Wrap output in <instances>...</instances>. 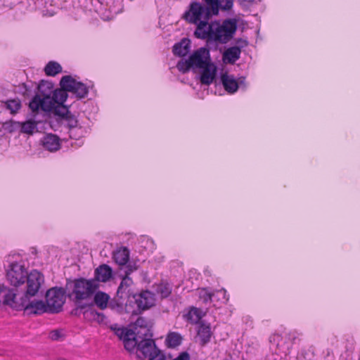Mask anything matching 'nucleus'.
<instances>
[{"label":"nucleus","instance_id":"1","mask_svg":"<svg viewBox=\"0 0 360 360\" xmlns=\"http://www.w3.org/2000/svg\"><path fill=\"white\" fill-rule=\"evenodd\" d=\"M60 86V89L53 91V96L36 95L30 103V109L33 112L41 109L57 116H64L68 112V109L63 105L68 97L67 91L79 98L85 97L88 93V87L72 76L63 77Z\"/></svg>","mask_w":360,"mask_h":360},{"label":"nucleus","instance_id":"2","mask_svg":"<svg viewBox=\"0 0 360 360\" xmlns=\"http://www.w3.org/2000/svg\"><path fill=\"white\" fill-rule=\"evenodd\" d=\"M236 26V21L233 19L226 20L222 23L214 21L199 27L194 34L198 39L226 43L233 37Z\"/></svg>","mask_w":360,"mask_h":360},{"label":"nucleus","instance_id":"3","mask_svg":"<svg viewBox=\"0 0 360 360\" xmlns=\"http://www.w3.org/2000/svg\"><path fill=\"white\" fill-rule=\"evenodd\" d=\"M213 15L210 8L205 7L200 3L193 2L184 15V19L190 23L196 25L195 30L207 25L211 15Z\"/></svg>","mask_w":360,"mask_h":360},{"label":"nucleus","instance_id":"4","mask_svg":"<svg viewBox=\"0 0 360 360\" xmlns=\"http://www.w3.org/2000/svg\"><path fill=\"white\" fill-rule=\"evenodd\" d=\"M98 288V283L94 279H77L74 281L72 295L77 302L89 301L91 300Z\"/></svg>","mask_w":360,"mask_h":360},{"label":"nucleus","instance_id":"5","mask_svg":"<svg viewBox=\"0 0 360 360\" xmlns=\"http://www.w3.org/2000/svg\"><path fill=\"white\" fill-rule=\"evenodd\" d=\"M44 283V276L41 272L37 269L30 271L25 278V281L19 288L23 293V298L30 300L37 295Z\"/></svg>","mask_w":360,"mask_h":360},{"label":"nucleus","instance_id":"6","mask_svg":"<svg viewBox=\"0 0 360 360\" xmlns=\"http://www.w3.org/2000/svg\"><path fill=\"white\" fill-rule=\"evenodd\" d=\"M136 356L140 360H165L164 354L157 348L151 337H145L139 342Z\"/></svg>","mask_w":360,"mask_h":360},{"label":"nucleus","instance_id":"7","mask_svg":"<svg viewBox=\"0 0 360 360\" xmlns=\"http://www.w3.org/2000/svg\"><path fill=\"white\" fill-rule=\"evenodd\" d=\"M29 272L22 261L12 262L7 270V279L13 286L19 288Z\"/></svg>","mask_w":360,"mask_h":360},{"label":"nucleus","instance_id":"8","mask_svg":"<svg viewBox=\"0 0 360 360\" xmlns=\"http://www.w3.org/2000/svg\"><path fill=\"white\" fill-rule=\"evenodd\" d=\"M46 303L50 312H58L65 301V292L61 288L49 289L46 294Z\"/></svg>","mask_w":360,"mask_h":360},{"label":"nucleus","instance_id":"9","mask_svg":"<svg viewBox=\"0 0 360 360\" xmlns=\"http://www.w3.org/2000/svg\"><path fill=\"white\" fill-rule=\"evenodd\" d=\"M116 335L123 340L124 348L129 352H132L135 349H137L138 344L142 338L140 335H135V333L125 328H118Z\"/></svg>","mask_w":360,"mask_h":360},{"label":"nucleus","instance_id":"10","mask_svg":"<svg viewBox=\"0 0 360 360\" xmlns=\"http://www.w3.org/2000/svg\"><path fill=\"white\" fill-rule=\"evenodd\" d=\"M191 68L194 70H200L210 62V52L205 48H200L195 51L190 57Z\"/></svg>","mask_w":360,"mask_h":360},{"label":"nucleus","instance_id":"11","mask_svg":"<svg viewBox=\"0 0 360 360\" xmlns=\"http://www.w3.org/2000/svg\"><path fill=\"white\" fill-rule=\"evenodd\" d=\"M58 117L64 119L68 126L70 138L77 139L86 133V129L79 124L78 120L69 111L67 115Z\"/></svg>","mask_w":360,"mask_h":360},{"label":"nucleus","instance_id":"12","mask_svg":"<svg viewBox=\"0 0 360 360\" xmlns=\"http://www.w3.org/2000/svg\"><path fill=\"white\" fill-rule=\"evenodd\" d=\"M22 306L27 313L32 314H42L49 311L47 303L45 304L43 301H32L23 298L22 301Z\"/></svg>","mask_w":360,"mask_h":360},{"label":"nucleus","instance_id":"13","mask_svg":"<svg viewBox=\"0 0 360 360\" xmlns=\"http://www.w3.org/2000/svg\"><path fill=\"white\" fill-rule=\"evenodd\" d=\"M200 70V80L202 84H211L216 77L217 67L212 63H210L201 68Z\"/></svg>","mask_w":360,"mask_h":360},{"label":"nucleus","instance_id":"14","mask_svg":"<svg viewBox=\"0 0 360 360\" xmlns=\"http://www.w3.org/2000/svg\"><path fill=\"white\" fill-rule=\"evenodd\" d=\"M133 297L135 299L138 308L142 310L151 307L155 302V295L148 290L142 292L136 297L135 296Z\"/></svg>","mask_w":360,"mask_h":360},{"label":"nucleus","instance_id":"15","mask_svg":"<svg viewBox=\"0 0 360 360\" xmlns=\"http://www.w3.org/2000/svg\"><path fill=\"white\" fill-rule=\"evenodd\" d=\"M213 15H217L219 8L229 10L233 6V0H205Z\"/></svg>","mask_w":360,"mask_h":360},{"label":"nucleus","instance_id":"16","mask_svg":"<svg viewBox=\"0 0 360 360\" xmlns=\"http://www.w3.org/2000/svg\"><path fill=\"white\" fill-rule=\"evenodd\" d=\"M136 335L144 337H152L150 333V326L149 322L143 317L137 319L134 323Z\"/></svg>","mask_w":360,"mask_h":360},{"label":"nucleus","instance_id":"17","mask_svg":"<svg viewBox=\"0 0 360 360\" xmlns=\"http://www.w3.org/2000/svg\"><path fill=\"white\" fill-rule=\"evenodd\" d=\"M221 82L226 91L233 94L238 90L240 84H242L243 81L238 82L233 75L224 74L221 75Z\"/></svg>","mask_w":360,"mask_h":360},{"label":"nucleus","instance_id":"18","mask_svg":"<svg viewBox=\"0 0 360 360\" xmlns=\"http://www.w3.org/2000/svg\"><path fill=\"white\" fill-rule=\"evenodd\" d=\"M43 147L51 151H56L60 148V140L58 137L54 134H46L41 141Z\"/></svg>","mask_w":360,"mask_h":360},{"label":"nucleus","instance_id":"19","mask_svg":"<svg viewBox=\"0 0 360 360\" xmlns=\"http://www.w3.org/2000/svg\"><path fill=\"white\" fill-rule=\"evenodd\" d=\"M95 279L98 283V281L101 282H106L108 281L112 276V270L106 264H103L98 267L95 270Z\"/></svg>","mask_w":360,"mask_h":360},{"label":"nucleus","instance_id":"20","mask_svg":"<svg viewBox=\"0 0 360 360\" xmlns=\"http://www.w3.org/2000/svg\"><path fill=\"white\" fill-rule=\"evenodd\" d=\"M133 281L129 276L123 278L118 289L117 294L123 297L124 296H130L133 294L132 291Z\"/></svg>","mask_w":360,"mask_h":360},{"label":"nucleus","instance_id":"21","mask_svg":"<svg viewBox=\"0 0 360 360\" xmlns=\"http://www.w3.org/2000/svg\"><path fill=\"white\" fill-rule=\"evenodd\" d=\"M240 54V50L237 46L228 49L223 55V60L225 63H233L237 60Z\"/></svg>","mask_w":360,"mask_h":360},{"label":"nucleus","instance_id":"22","mask_svg":"<svg viewBox=\"0 0 360 360\" xmlns=\"http://www.w3.org/2000/svg\"><path fill=\"white\" fill-rule=\"evenodd\" d=\"M95 304L98 307L103 309L107 307L110 297L108 294L103 292H97L94 295Z\"/></svg>","mask_w":360,"mask_h":360},{"label":"nucleus","instance_id":"23","mask_svg":"<svg viewBox=\"0 0 360 360\" xmlns=\"http://www.w3.org/2000/svg\"><path fill=\"white\" fill-rule=\"evenodd\" d=\"M188 49L189 41L184 39L174 46L173 52L174 55L183 56L188 52Z\"/></svg>","mask_w":360,"mask_h":360},{"label":"nucleus","instance_id":"24","mask_svg":"<svg viewBox=\"0 0 360 360\" xmlns=\"http://www.w3.org/2000/svg\"><path fill=\"white\" fill-rule=\"evenodd\" d=\"M18 124L20 125L22 133L32 134L37 131V122L36 121L29 120L24 122H18Z\"/></svg>","mask_w":360,"mask_h":360},{"label":"nucleus","instance_id":"25","mask_svg":"<svg viewBox=\"0 0 360 360\" xmlns=\"http://www.w3.org/2000/svg\"><path fill=\"white\" fill-rule=\"evenodd\" d=\"M114 259L119 265H124L129 260V251L126 248L118 250L114 254Z\"/></svg>","mask_w":360,"mask_h":360},{"label":"nucleus","instance_id":"26","mask_svg":"<svg viewBox=\"0 0 360 360\" xmlns=\"http://www.w3.org/2000/svg\"><path fill=\"white\" fill-rule=\"evenodd\" d=\"M184 316L191 323H196L202 317V311L197 308H192Z\"/></svg>","mask_w":360,"mask_h":360},{"label":"nucleus","instance_id":"27","mask_svg":"<svg viewBox=\"0 0 360 360\" xmlns=\"http://www.w3.org/2000/svg\"><path fill=\"white\" fill-rule=\"evenodd\" d=\"M198 335L202 344L207 343L210 341L211 338L210 327L209 326L201 325L199 327Z\"/></svg>","mask_w":360,"mask_h":360},{"label":"nucleus","instance_id":"28","mask_svg":"<svg viewBox=\"0 0 360 360\" xmlns=\"http://www.w3.org/2000/svg\"><path fill=\"white\" fill-rule=\"evenodd\" d=\"M181 335L175 332L169 333L166 338V342L169 347H176L181 344Z\"/></svg>","mask_w":360,"mask_h":360},{"label":"nucleus","instance_id":"29","mask_svg":"<svg viewBox=\"0 0 360 360\" xmlns=\"http://www.w3.org/2000/svg\"><path fill=\"white\" fill-rule=\"evenodd\" d=\"M61 70V66L56 62H49L44 68L46 74L49 76H54L60 72Z\"/></svg>","mask_w":360,"mask_h":360},{"label":"nucleus","instance_id":"30","mask_svg":"<svg viewBox=\"0 0 360 360\" xmlns=\"http://www.w3.org/2000/svg\"><path fill=\"white\" fill-rule=\"evenodd\" d=\"M6 106L11 113H15L21 107V103L18 99L8 100L6 102Z\"/></svg>","mask_w":360,"mask_h":360},{"label":"nucleus","instance_id":"31","mask_svg":"<svg viewBox=\"0 0 360 360\" xmlns=\"http://www.w3.org/2000/svg\"><path fill=\"white\" fill-rule=\"evenodd\" d=\"M198 296L200 300H202L205 303H207L209 301H211L212 296L214 295V293L211 292L209 290L206 288H202L198 290Z\"/></svg>","mask_w":360,"mask_h":360},{"label":"nucleus","instance_id":"32","mask_svg":"<svg viewBox=\"0 0 360 360\" xmlns=\"http://www.w3.org/2000/svg\"><path fill=\"white\" fill-rule=\"evenodd\" d=\"M177 68L179 71L183 72L188 71L190 68H191V63L190 62V60L189 59L186 60H181L177 63Z\"/></svg>","mask_w":360,"mask_h":360},{"label":"nucleus","instance_id":"33","mask_svg":"<svg viewBox=\"0 0 360 360\" xmlns=\"http://www.w3.org/2000/svg\"><path fill=\"white\" fill-rule=\"evenodd\" d=\"M158 291L161 297H167L171 293V288L167 284L160 285L158 287Z\"/></svg>","mask_w":360,"mask_h":360},{"label":"nucleus","instance_id":"34","mask_svg":"<svg viewBox=\"0 0 360 360\" xmlns=\"http://www.w3.org/2000/svg\"><path fill=\"white\" fill-rule=\"evenodd\" d=\"M49 337L53 340H58L62 337V334L58 330H53L50 333Z\"/></svg>","mask_w":360,"mask_h":360},{"label":"nucleus","instance_id":"35","mask_svg":"<svg viewBox=\"0 0 360 360\" xmlns=\"http://www.w3.org/2000/svg\"><path fill=\"white\" fill-rule=\"evenodd\" d=\"M172 360H190V356L188 353L184 352L181 353L176 358Z\"/></svg>","mask_w":360,"mask_h":360},{"label":"nucleus","instance_id":"36","mask_svg":"<svg viewBox=\"0 0 360 360\" xmlns=\"http://www.w3.org/2000/svg\"><path fill=\"white\" fill-rule=\"evenodd\" d=\"M217 293L223 295L225 302L228 301L229 298L226 297V291L225 290L222 289L221 290H219L217 291Z\"/></svg>","mask_w":360,"mask_h":360},{"label":"nucleus","instance_id":"37","mask_svg":"<svg viewBox=\"0 0 360 360\" xmlns=\"http://www.w3.org/2000/svg\"><path fill=\"white\" fill-rule=\"evenodd\" d=\"M45 84H41L39 86V90L42 88V86L44 85Z\"/></svg>","mask_w":360,"mask_h":360}]
</instances>
